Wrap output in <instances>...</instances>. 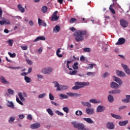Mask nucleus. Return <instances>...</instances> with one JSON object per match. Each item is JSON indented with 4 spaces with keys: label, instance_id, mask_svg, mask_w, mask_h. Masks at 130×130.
I'll list each match as a JSON object with an SVG mask.
<instances>
[{
    "label": "nucleus",
    "instance_id": "1",
    "mask_svg": "<svg viewBox=\"0 0 130 130\" xmlns=\"http://www.w3.org/2000/svg\"><path fill=\"white\" fill-rule=\"evenodd\" d=\"M73 36L75 37V40L77 42H80V41H83L85 37H87V30H79L74 32Z\"/></svg>",
    "mask_w": 130,
    "mask_h": 130
},
{
    "label": "nucleus",
    "instance_id": "2",
    "mask_svg": "<svg viewBox=\"0 0 130 130\" xmlns=\"http://www.w3.org/2000/svg\"><path fill=\"white\" fill-rule=\"evenodd\" d=\"M71 123L73 125L74 127L78 128V130H90L89 128H85V125L83 123H78L76 121H73Z\"/></svg>",
    "mask_w": 130,
    "mask_h": 130
},
{
    "label": "nucleus",
    "instance_id": "3",
    "mask_svg": "<svg viewBox=\"0 0 130 130\" xmlns=\"http://www.w3.org/2000/svg\"><path fill=\"white\" fill-rule=\"evenodd\" d=\"M75 85L76 86L72 88L73 90H79V89H81V88H84L85 86H89V83L77 82L75 83Z\"/></svg>",
    "mask_w": 130,
    "mask_h": 130
},
{
    "label": "nucleus",
    "instance_id": "4",
    "mask_svg": "<svg viewBox=\"0 0 130 130\" xmlns=\"http://www.w3.org/2000/svg\"><path fill=\"white\" fill-rule=\"evenodd\" d=\"M54 84V87L56 88V91H61V90H67L69 89V86L67 85H59V83L57 81L53 82Z\"/></svg>",
    "mask_w": 130,
    "mask_h": 130
},
{
    "label": "nucleus",
    "instance_id": "5",
    "mask_svg": "<svg viewBox=\"0 0 130 130\" xmlns=\"http://www.w3.org/2000/svg\"><path fill=\"white\" fill-rule=\"evenodd\" d=\"M57 13H58V11H55L52 15L51 16V21H57L59 19V16H57Z\"/></svg>",
    "mask_w": 130,
    "mask_h": 130
},
{
    "label": "nucleus",
    "instance_id": "6",
    "mask_svg": "<svg viewBox=\"0 0 130 130\" xmlns=\"http://www.w3.org/2000/svg\"><path fill=\"white\" fill-rule=\"evenodd\" d=\"M42 72L43 74H45V75H49V74L52 72V68L50 67L44 68Z\"/></svg>",
    "mask_w": 130,
    "mask_h": 130
},
{
    "label": "nucleus",
    "instance_id": "7",
    "mask_svg": "<svg viewBox=\"0 0 130 130\" xmlns=\"http://www.w3.org/2000/svg\"><path fill=\"white\" fill-rule=\"evenodd\" d=\"M85 111L89 115H92L95 113V110L93 108H87L85 109Z\"/></svg>",
    "mask_w": 130,
    "mask_h": 130
},
{
    "label": "nucleus",
    "instance_id": "8",
    "mask_svg": "<svg viewBox=\"0 0 130 130\" xmlns=\"http://www.w3.org/2000/svg\"><path fill=\"white\" fill-rule=\"evenodd\" d=\"M106 125L107 128H108V129H114V128L115 127L114 124H113V122H107Z\"/></svg>",
    "mask_w": 130,
    "mask_h": 130
},
{
    "label": "nucleus",
    "instance_id": "9",
    "mask_svg": "<svg viewBox=\"0 0 130 130\" xmlns=\"http://www.w3.org/2000/svg\"><path fill=\"white\" fill-rule=\"evenodd\" d=\"M121 66L124 69V71L126 74H127V75H130V69L128 68V67H127V65L122 63Z\"/></svg>",
    "mask_w": 130,
    "mask_h": 130
},
{
    "label": "nucleus",
    "instance_id": "10",
    "mask_svg": "<svg viewBox=\"0 0 130 130\" xmlns=\"http://www.w3.org/2000/svg\"><path fill=\"white\" fill-rule=\"evenodd\" d=\"M125 42V39L124 38H120L118 39V41L117 43H116V45H121L124 44Z\"/></svg>",
    "mask_w": 130,
    "mask_h": 130
},
{
    "label": "nucleus",
    "instance_id": "11",
    "mask_svg": "<svg viewBox=\"0 0 130 130\" xmlns=\"http://www.w3.org/2000/svg\"><path fill=\"white\" fill-rule=\"evenodd\" d=\"M67 94L70 97H80V96H82V94L74 92H67Z\"/></svg>",
    "mask_w": 130,
    "mask_h": 130
},
{
    "label": "nucleus",
    "instance_id": "12",
    "mask_svg": "<svg viewBox=\"0 0 130 130\" xmlns=\"http://www.w3.org/2000/svg\"><path fill=\"white\" fill-rule=\"evenodd\" d=\"M120 22L121 26H123V28H126V27H127V25H128V23L127 22V21L123 19H121Z\"/></svg>",
    "mask_w": 130,
    "mask_h": 130
},
{
    "label": "nucleus",
    "instance_id": "13",
    "mask_svg": "<svg viewBox=\"0 0 130 130\" xmlns=\"http://www.w3.org/2000/svg\"><path fill=\"white\" fill-rule=\"evenodd\" d=\"M40 126L41 125L39 123H34L30 125V128H31V129H36V128H38L40 127Z\"/></svg>",
    "mask_w": 130,
    "mask_h": 130
},
{
    "label": "nucleus",
    "instance_id": "14",
    "mask_svg": "<svg viewBox=\"0 0 130 130\" xmlns=\"http://www.w3.org/2000/svg\"><path fill=\"white\" fill-rule=\"evenodd\" d=\"M105 110V107L102 106H98L96 108V112H103V111Z\"/></svg>",
    "mask_w": 130,
    "mask_h": 130
},
{
    "label": "nucleus",
    "instance_id": "15",
    "mask_svg": "<svg viewBox=\"0 0 130 130\" xmlns=\"http://www.w3.org/2000/svg\"><path fill=\"white\" fill-rule=\"evenodd\" d=\"M111 88L112 89H118V88H119V85L117 83L112 82L111 83Z\"/></svg>",
    "mask_w": 130,
    "mask_h": 130
},
{
    "label": "nucleus",
    "instance_id": "16",
    "mask_svg": "<svg viewBox=\"0 0 130 130\" xmlns=\"http://www.w3.org/2000/svg\"><path fill=\"white\" fill-rule=\"evenodd\" d=\"M38 24L39 26H43L44 27H46V23L44 22L42 19L38 18Z\"/></svg>",
    "mask_w": 130,
    "mask_h": 130
},
{
    "label": "nucleus",
    "instance_id": "17",
    "mask_svg": "<svg viewBox=\"0 0 130 130\" xmlns=\"http://www.w3.org/2000/svg\"><path fill=\"white\" fill-rule=\"evenodd\" d=\"M0 81H1V83H3V84H7V85H9V84H10V82H9V81H7L6 80V78H5V77H4V76H1L0 77Z\"/></svg>",
    "mask_w": 130,
    "mask_h": 130
},
{
    "label": "nucleus",
    "instance_id": "18",
    "mask_svg": "<svg viewBox=\"0 0 130 130\" xmlns=\"http://www.w3.org/2000/svg\"><path fill=\"white\" fill-rule=\"evenodd\" d=\"M83 120L90 124L94 123V121L92 120V119L90 118H83Z\"/></svg>",
    "mask_w": 130,
    "mask_h": 130
},
{
    "label": "nucleus",
    "instance_id": "19",
    "mask_svg": "<svg viewBox=\"0 0 130 130\" xmlns=\"http://www.w3.org/2000/svg\"><path fill=\"white\" fill-rule=\"evenodd\" d=\"M125 97L126 99H122V102H124V103H129L130 95H126Z\"/></svg>",
    "mask_w": 130,
    "mask_h": 130
},
{
    "label": "nucleus",
    "instance_id": "20",
    "mask_svg": "<svg viewBox=\"0 0 130 130\" xmlns=\"http://www.w3.org/2000/svg\"><path fill=\"white\" fill-rule=\"evenodd\" d=\"M113 78L114 79V81L118 83L119 85H121V84H122V81L119 78L116 77L115 76H113Z\"/></svg>",
    "mask_w": 130,
    "mask_h": 130
},
{
    "label": "nucleus",
    "instance_id": "21",
    "mask_svg": "<svg viewBox=\"0 0 130 130\" xmlns=\"http://www.w3.org/2000/svg\"><path fill=\"white\" fill-rule=\"evenodd\" d=\"M113 78L114 79V81L118 83L119 85H121V84H122V81L119 78L116 77L115 76H113Z\"/></svg>",
    "mask_w": 130,
    "mask_h": 130
},
{
    "label": "nucleus",
    "instance_id": "22",
    "mask_svg": "<svg viewBox=\"0 0 130 130\" xmlns=\"http://www.w3.org/2000/svg\"><path fill=\"white\" fill-rule=\"evenodd\" d=\"M39 40H42V41L45 40V37L44 36L37 37L36 39L33 41V42H37V41H39Z\"/></svg>",
    "mask_w": 130,
    "mask_h": 130
},
{
    "label": "nucleus",
    "instance_id": "23",
    "mask_svg": "<svg viewBox=\"0 0 130 130\" xmlns=\"http://www.w3.org/2000/svg\"><path fill=\"white\" fill-rule=\"evenodd\" d=\"M116 73L118 76H119L120 77H125V73H124L122 71L117 70L116 71Z\"/></svg>",
    "mask_w": 130,
    "mask_h": 130
},
{
    "label": "nucleus",
    "instance_id": "24",
    "mask_svg": "<svg viewBox=\"0 0 130 130\" xmlns=\"http://www.w3.org/2000/svg\"><path fill=\"white\" fill-rule=\"evenodd\" d=\"M17 8L18 10L20 11V12H21V13H25V8H23V7L22 6V5L19 4L17 6Z\"/></svg>",
    "mask_w": 130,
    "mask_h": 130
},
{
    "label": "nucleus",
    "instance_id": "25",
    "mask_svg": "<svg viewBox=\"0 0 130 130\" xmlns=\"http://www.w3.org/2000/svg\"><path fill=\"white\" fill-rule=\"evenodd\" d=\"M128 123V121L125 120L124 121H119L118 124L120 126H124V125H126V124H127Z\"/></svg>",
    "mask_w": 130,
    "mask_h": 130
},
{
    "label": "nucleus",
    "instance_id": "26",
    "mask_svg": "<svg viewBox=\"0 0 130 130\" xmlns=\"http://www.w3.org/2000/svg\"><path fill=\"white\" fill-rule=\"evenodd\" d=\"M7 105L8 107H10V108H15V106L14 105V103H13V102H10L8 101Z\"/></svg>",
    "mask_w": 130,
    "mask_h": 130
},
{
    "label": "nucleus",
    "instance_id": "27",
    "mask_svg": "<svg viewBox=\"0 0 130 130\" xmlns=\"http://www.w3.org/2000/svg\"><path fill=\"white\" fill-rule=\"evenodd\" d=\"M59 96L60 97V99H68L69 98L68 95L63 94L62 93L59 94Z\"/></svg>",
    "mask_w": 130,
    "mask_h": 130
},
{
    "label": "nucleus",
    "instance_id": "28",
    "mask_svg": "<svg viewBox=\"0 0 130 130\" xmlns=\"http://www.w3.org/2000/svg\"><path fill=\"white\" fill-rule=\"evenodd\" d=\"M111 116L113 117V118H115L116 119H122V117L118 115H115L114 114H111Z\"/></svg>",
    "mask_w": 130,
    "mask_h": 130
},
{
    "label": "nucleus",
    "instance_id": "29",
    "mask_svg": "<svg viewBox=\"0 0 130 130\" xmlns=\"http://www.w3.org/2000/svg\"><path fill=\"white\" fill-rule=\"evenodd\" d=\"M59 30H60V27L58 25H56L53 28V32L54 33H57V32H59Z\"/></svg>",
    "mask_w": 130,
    "mask_h": 130
},
{
    "label": "nucleus",
    "instance_id": "30",
    "mask_svg": "<svg viewBox=\"0 0 130 130\" xmlns=\"http://www.w3.org/2000/svg\"><path fill=\"white\" fill-rule=\"evenodd\" d=\"M81 104L83 106H86V107H88V108L91 106V104L89 102H81Z\"/></svg>",
    "mask_w": 130,
    "mask_h": 130
},
{
    "label": "nucleus",
    "instance_id": "31",
    "mask_svg": "<svg viewBox=\"0 0 130 130\" xmlns=\"http://www.w3.org/2000/svg\"><path fill=\"white\" fill-rule=\"evenodd\" d=\"M114 6H115L114 3H113V4L111 5L109 7L110 11L112 14H115V10H114V9L112 8V7H114Z\"/></svg>",
    "mask_w": 130,
    "mask_h": 130
},
{
    "label": "nucleus",
    "instance_id": "32",
    "mask_svg": "<svg viewBox=\"0 0 130 130\" xmlns=\"http://www.w3.org/2000/svg\"><path fill=\"white\" fill-rule=\"evenodd\" d=\"M47 10H48V8L47 6H43L42 8L41 11L44 14H45L47 12Z\"/></svg>",
    "mask_w": 130,
    "mask_h": 130
},
{
    "label": "nucleus",
    "instance_id": "33",
    "mask_svg": "<svg viewBox=\"0 0 130 130\" xmlns=\"http://www.w3.org/2000/svg\"><path fill=\"white\" fill-rule=\"evenodd\" d=\"M76 115H77V116H81V115H83V112L81 110H77L75 112Z\"/></svg>",
    "mask_w": 130,
    "mask_h": 130
},
{
    "label": "nucleus",
    "instance_id": "34",
    "mask_svg": "<svg viewBox=\"0 0 130 130\" xmlns=\"http://www.w3.org/2000/svg\"><path fill=\"white\" fill-rule=\"evenodd\" d=\"M108 101L111 103L113 102L114 100V99H113V96L111 95V94H110L108 95Z\"/></svg>",
    "mask_w": 130,
    "mask_h": 130
},
{
    "label": "nucleus",
    "instance_id": "35",
    "mask_svg": "<svg viewBox=\"0 0 130 130\" xmlns=\"http://www.w3.org/2000/svg\"><path fill=\"white\" fill-rule=\"evenodd\" d=\"M90 103H93V104H96L97 103H100V102L97 101L96 99H91L89 100Z\"/></svg>",
    "mask_w": 130,
    "mask_h": 130
},
{
    "label": "nucleus",
    "instance_id": "36",
    "mask_svg": "<svg viewBox=\"0 0 130 130\" xmlns=\"http://www.w3.org/2000/svg\"><path fill=\"white\" fill-rule=\"evenodd\" d=\"M60 53V49H57L56 51V55L58 57H62V55L59 54Z\"/></svg>",
    "mask_w": 130,
    "mask_h": 130
},
{
    "label": "nucleus",
    "instance_id": "37",
    "mask_svg": "<svg viewBox=\"0 0 130 130\" xmlns=\"http://www.w3.org/2000/svg\"><path fill=\"white\" fill-rule=\"evenodd\" d=\"M76 22H77V19L75 18H72L69 21L70 24H73V23H76Z\"/></svg>",
    "mask_w": 130,
    "mask_h": 130
},
{
    "label": "nucleus",
    "instance_id": "38",
    "mask_svg": "<svg viewBox=\"0 0 130 130\" xmlns=\"http://www.w3.org/2000/svg\"><path fill=\"white\" fill-rule=\"evenodd\" d=\"M24 80L26 82V83H30L31 82V78L28 77L27 76L24 77Z\"/></svg>",
    "mask_w": 130,
    "mask_h": 130
},
{
    "label": "nucleus",
    "instance_id": "39",
    "mask_svg": "<svg viewBox=\"0 0 130 130\" xmlns=\"http://www.w3.org/2000/svg\"><path fill=\"white\" fill-rule=\"evenodd\" d=\"M79 64V63L78 62H75L73 66V68L74 70H78L79 69V67H78V65Z\"/></svg>",
    "mask_w": 130,
    "mask_h": 130
},
{
    "label": "nucleus",
    "instance_id": "40",
    "mask_svg": "<svg viewBox=\"0 0 130 130\" xmlns=\"http://www.w3.org/2000/svg\"><path fill=\"white\" fill-rule=\"evenodd\" d=\"M77 73H78V71L74 70L73 71H70L69 72V74L71 75V76H74V75H76V74H77Z\"/></svg>",
    "mask_w": 130,
    "mask_h": 130
},
{
    "label": "nucleus",
    "instance_id": "41",
    "mask_svg": "<svg viewBox=\"0 0 130 130\" xmlns=\"http://www.w3.org/2000/svg\"><path fill=\"white\" fill-rule=\"evenodd\" d=\"M88 66V67H86V69L87 70H89V69H93V67H94V66H96V64H89Z\"/></svg>",
    "mask_w": 130,
    "mask_h": 130
},
{
    "label": "nucleus",
    "instance_id": "42",
    "mask_svg": "<svg viewBox=\"0 0 130 130\" xmlns=\"http://www.w3.org/2000/svg\"><path fill=\"white\" fill-rule=\"evenodd\" d=\"M47 111L48 112V113L50 115H53V112L52 111V110H51V109H47Z\"/></svg>",
    "mask_w": 130,
    "mask_h": 130
},
{
    "label": "nucleus",
    "instance_id": "43",
    "mask_svg": "<svg viewBox=\"0 0 130 130\" xmlns=\"http://www.w3.org/2000/svg\"><path fill=\"white\" fill-rule=\"evenodd\" d=\"M62 110L64 111V112H66V113H69V110L68 107H64L62 108Z\"/></svg>",
    "mask_w": 130,
    "mask_h": 130
},
{
    "label": "nucleus",
    "instance_id": "44",
    "mask_svg": "<svg viewBox=\"0 0 130 130\" xmlns=\"http://www.w3.org/2000/svg\"><path fill=\"white\" fill-rule=\"evenodd\" d=\"M55 113L57 114L58 115H60V116H63V114L62 112H60L58 110L55 111Z\"/></svg>",
    "mask_w": 130,
    "mask_h": 130
},
{
    "label": "nucleus",
    "instance_id": "45",
    "mask_svg": "<svg viewBox=\"0 0 130 130\" xmlns=\"http://www.w3.org/2000/svg\"><path fill=\"white\" fill-rule=\"evenodd\" d=\"M83 51L85 52H91V49L90 48H85L83 49Z\"/></svg>",
    "mask_w": 130,
    "mask_h": 130
},
{
    "label": "nucleus",
    "instance_id": "46",
    "mask_svg": "<svg viewBox=\"0 0 130 130\" xmlns=\"http://www.w3.org/2000/svg\"><path fill=\"white\" fill-rule=\"evenodd\" d=\"M8 54L9 55H10V57H16V53H11V52H8Z\"/></svg>",
    "mask_w": 130,
    "mask_h": 130
},
{
    "label": "nucleus",
    "instance_id": "47",
    "mask_svg": "<svg viewBox=\"0 0 130 130\" xmlns=\"http://www.w3.org/2000/svg\"><path fill=\"white\" fill-rule=\"evenodd\" d=\"M71 62H72V61H67V68L70 70V71H73V69L72 68H70V66L69 65L70 64V63H71Z\"/></svg>",
    "mask_w": 130,
    "mask_h": 130
},
{
    "label": "nucleus",
    "instance_id": "48",
    "mask_svg": "<svg viewBox=\"0 0 130 130\" xmlns=\"http://www.w3.org/2000/svg\"><path fill=\"white\" fill-rule=\"evenodd\" d=\"M8 93L9 94H11V95H13L14 94V90H13V89L9 88L8 89Z\"/></svg>",
    "mask_w": 130,
    "mask_h": 130
},
{
    "label": "nucleus",
    "instance_id": "49",
    "mask_svg": "<svg viewBox=\"0 0 130 130\" xmlns=\"http://www.w3.org/2000/svg\"><path fill=\"white\" fill-rule=\"evenodd\" d=\"M46 96V93H42L38 96V98H44Z\"/></svg>",
    "mask_w": 130,
    "mask_h": 130
},
{
    "label": "nucleus",
    "instance_id": "50",
    "mask_svg": "<svg viewBox=\"0 0 130 130\" xmlns=\"http://www.w3.org/2000/svg\"><path fill=\"white\" fill-rule=\"evenodd\" d=\"M18 95L20 99L22 101H24L25 100V99L24 98V97H23V95H22V93H19Z\"/></svg>",
    "mask_w": 130,
    "mask_h": 130
},
{
    "label": "nucleus",
    "instance_id": "51",
    "mask_svg": "<svg viewBox=\"0 0 130 130\" xmlns=\"http://www.w3.org/2000/svg\"><path fill=\"white\" fill-rule=\"evenodd\" d=\"M4 24H5V25H10L11 24V22L9 20H4Z\"/></svg>",
    "mask_w": 130,
    "mask_h": 130
},
{
    "label": "nucleus",
    "instance_id": "52",
    "mask_svg": "<svg viewBox=\"0 0 130 130\" xmlns=\"http://www.w3.org/2000/svg\"><path fill=\"white\" fill-rule=\"evenodd\" d=\"M8 43H9V45H10V46H13V40H9L8 41Z\"/></svg>",
    "mask_w": 130,
    "mask_h": 130
},
{
    "label": "nucleus",
    "instance_id": "53",
    "mask_svg": "<svg viewBox=\"0 0 130 130\" xmlns=\"http://www.w3.org/2000/svg\"><path fill=\"white\" fill-rule=\"evenodd\" d=\"M16 101L18 103H19V104H20V105H23V103H22V102L20 100V99H19V98H16Z\"/></svg>",
    "mask_w": 130,
    "mask_h": 130
},
{
    "label": "nucleus",
    "instance_id": "54",
    "mask_svg": "<svg viewBox=\"0 0 130 130\" xmlns=\"http://www.w3.org/2000/svg\"><path fill=\"white\" fill-rule=\"evenodd\" d=\"M21 47L22 50H27V49H28V47L27 46H22Z\"/></svg>",
    "mask_w": 130,
    "mask_h": 130
},
{
    "label": "nucleus",
    "instance_id": "55",
    "mask_svg": "<svg viewBox=\"0 0 130 130\" xmlns=\"http://www.w3.org/2000/svg\"><path fill=\"white\" fill-rule=\"evenodd\" d=\"M49 99L50 100H54V96L51 93H49Z\"/></svg>",
    "mask_w": 130,
    "mask_h": 130
},
{
    "label": "nucleus",
    "instance_id": "56",
    "mask_svg": "<svg viewBox=\"0 0 130 130\" xmlns=\"http://www.w3.org/2000/svg\"><path fill=\"white\" fill-rule=\"evenodd\" d=\"M14 120H15V117H11L9 120V122H11V123H12V122H14Z\"/></svg>",
    "mask_w": 130,
    "mask_h": 130
},
{
    "label": "nucleus",
    "instance_id": "57",
    "mask_svg": "<svg viewBox=\"0 0 130 130\" xmlns=\"http://www.w3.org/2000/svg\"><path fill=\"white\" fill-rule=\"evenodd\" d=\"M108 76H109V73L106 72L103 75L102 77L103 78H106V77H108Z\"/></svg>",
    "mask_w": 130,
    "mask_h": 130
},
{
    "label": "nucleus",
    "instance_id": "58",
    "mask_svg": "<svg viewBox=\"0 0 130 130\" xmlns=\"http://www.w3.org/2000/svg\"><path fill=\"white\" fill-rule=\"evenodd\" d=\"M80 60L81 61H85V60H86V58H85L84 56H81L80 57Z\"/></svg>",
    "mask_w": 130,
    "mask_h": 130
},
{
    "label": "nucleus",
    "instance_id": "59",
    "mask_svg": "<svg viewBox=\"0 0 130 130\" xmlns=\"http://www.w3.org/2000/svg\"><path fill=\"white\" fill-rule=\"evenodd\" d=\"M126 107H127L126 106H122L119 108V110L120 111V110H122V109H124V108H126Z\"/></svg>",
    "mask_w": 130,
    "mask_h": 130
},
{
    "label": "nucleus",
    "instance_id": "60",
    "mask_svg": "<svg viewBox=\"0 0 130 130\" xmlns=\"http://www.w3.org/2000/svg\"><path fill=\"white\" fill-rule=\"evenodd\" d=\"M109 93H110V94H116V91L115 89V90H113L109 91Z\"/></svg>",
    "mask_w": 130,
    "mask_h": 130
},
{
    "label": "nucleus",
    "instance_id": "61",
    "mask_svg": "<svg viewBox=\"0 0 130 130\" xmlns=\"http://www.w3.org/2000/svg\"><path fill=\"white\" fill-rule=\"evenodd\" d=\"M70 30H72V32H75V31H77V29L75 28L74 27H70Z\"/></svg>",
    "mask_w": 130,
    "mask_h": 130
},
{
    "label": "nucleus",
    "instance_id": "62",
    "mask_svg": "<svg viewBox=\"0 0 130 130\" xmlns=\"http://www.w3.org/2000/svg\"><path fill=\"white\" fill-rule=\"evenodd\" d=\"M68 47L70 50H72V48H74V45L72 44L70 46L68 45Z\"/></svg>",
    "mask_w": 130,
    "mask_h": 130
},
{
    "label": "nucleus",
    "instance_id": "63",
    "mask_svg": "<svg viewBox=\"0 0 130 130\" xmlns=\"http://www.w3.org/2000/svg\"><path fill=\"white\" fill-rule=\"evenodd\" d=\"M26 61L28 64L31 65L32 63V61L30 60L29 59H26Z\"/></svg>",
    "mask_w": 130,
    "mask_h": 130
},
{
    "label": "nucleus",
    "instance_id": "64",
    "mask_svg": "<svg viewBox=\"0 0 130 130\" xmlns=\"http://www.w3.org/2000/svg\"><path fill=\"white\" fill-rule=\"evenodd\" d=\"M18 117L20 119H23L25 117V116L24 115H19Z\"/></svg>",
    "mask_w": 130,
    "mask_h": 130
}]
</instances>
